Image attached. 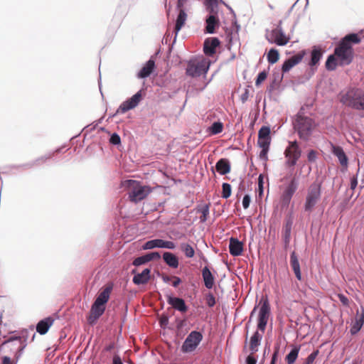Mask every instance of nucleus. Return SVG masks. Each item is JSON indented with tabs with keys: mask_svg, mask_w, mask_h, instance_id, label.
<instances>
[{
	"mask_svg": "<svg viewBox=\"0 0 364 364\" xmlns=\"http://www.w3.org/2000/svg\"><path fill=\"white\" fill-rule=\"evenodd\" d=\"M270 315V305L267 299H266L259 311L258 318H257V331H255L253 335L250 338V346H259L261 344L262 339V333H259L261 331L262 333L264 332L268 319Z\"/></svg>",
	"mask_w": 364,
	"mask_h": 364,
	"instance_id": "f257e3e1",
	"label": "nucleus"
},
{
	"mask_svg": "<svg viewBox=\"0 0 364 364\" xmlns=\"http://www.w3.org/2000/svg\"><path fill=\"white\" fill-rule=\"evenodd\" d=\"M293 126L299 138L308 141L316 127V123L312 118L298 113L295 116Z\"/></svg>",
	"mask_w": 364,
	"mask_h": 364,
	"instance_id": "f03ea898",
	"label": "nucleus"
},
{
	"mask_svg": "<svg viewBox=\"0 0 364 364\" xmlns=\"http://www.w3.org/2000/svg\"><path fill=\"white\" fill-rule=\"evenodd\" d=\"M204 5L209 13L205 19L204 33L214 34L220 25L217 3L215 0H204Z\"/></svg>",
	"mask_w": 364,
	"mask_h": 364,
	"instance_id": "7ed1b4c3",
	"label": "nucleus"
},
{
	"mask_svg": "<svg viewBox=\"0 0 364 364\" xmlns=\"http://www.w3.org/2000/svg\"><path fill=\"white\" fill-rule=\"evenodd\" d=\"M341 102L357 110L364 109V91L356 87L349 88L341 94Z\"/></svg>",
	"mask_w": 364,
	"mask_h": 364,
	"instance_id": "20e7f679",
	"label": "nucleus"
},
{
	"mask_svg": "<svg viewBox=\"0 0 364 364\" xmlns=\"http://www.w3.org/2000/svg\"><path fill=\"white\" fill-rule=\"evenodd\" d=\"M124 183L129 189V198L132 202L138 203L141 201L151 192V188L149 186L142 185L139 181L127 180Z\"/></svg>",
	"mask_w": 364,
	"mask_h": 364,
	"instance_id": "39448f33",
	"label": "nucleus"
},
{
	"mask_svg": "<svg viewBox=\"0 0 364 364\" xmlns=\"http://www.w3.org/2000/svg\"><path fill=\"white\" fill-rule=\"evenodd\" d=\"M334 55L340 62L341 65H348L353 60L354 53L353 46L347 44L343 41H340L334 48Z\"/></svg>",
	"mask_w": 364,
	"mask_h": 364,
	"instance_id": "423d86ee",
	"label": "nucleus"
},
{
	"mask_svg": "<svg viewBox=\"0 0 364 364\" xmlns=\"http://www.w3.org/2000/svg\"><path fill=\"white\" fill-rule=\"evenodd\" d=\"M321 182H314L309 187L304 203V210L311 212L321 198Z\"/></svg>",
	"mask_w": 364,
	"mask_h": 364,
	"instance_id": "0eeeda50",
	"label": "nucleus"
},
{
	"mask_svg": "<svg viewBox=\"0 0 364 364\" xmlns=\"http://www.w3.org/2000/svg\"><path fill=\"white\" fill-rule=\"evenodd\" d=\"M203 334L198 331H192L183 341L181 350L183 353H188L196 349L203 340Z\"/></svg>",
	"mask_w": 364,
	"mask_h": 364,
	"instance_id": "6e6552de",
	"label": "nucleus"
},
{
	"mask_svg": "<svg viewBox=\"0 0 364 364\" xmlns=\"http://www.w3.org/2000/svg\"><path fill=\"white\" fill-rule=\"evenodd\" d=\"M266 38L270 43H274L279 46H284L288 43L290 38L287 37L282 28H274L272 31H266Z\"/></svg>",
	"mask_w": 364,
	"mask_h": 364,
	"instance_id": "1a4fd4ad",
	"label": "nucleus"
},
{
	"mask_svg": "<svg viewBox=\"0 0 364 364\" xmlns=\"http://www.w3.org/2000/svg\"><path fill=\"white\" fill-rule=\"evenodd\" d=\"M142 100L141 90L136 92L132 97L124 101L118 107L116 112L109 116V118L115 117L118 114H124L127 111L135 108Z\"/></svg>",
	"mask_w": 364,
	"mask_h": 364,
	"instance_id": "9d476101",
	"label": "nucleus"
},
{
	"mask_svg": "<svg viewBox=\"0 0 364 364\" xmlns=\"http://www.w3.org/2000/svg\"><path fill=\"white\" fill-rule=\"evenodd\" d=\"M176 247L174 242L162 239H153L146 241L142 246L144 250H152L154 248H164L173 250Z\"/></svg>",
	"mask_w": 364,
	"mask_h": 364,
	"instance_id": "9b49d317",
	"label": "nucleus"
},
{
	"mask_svg": "<svg viewBox=\"0 0 364 364\" xmlns=\"http://www.w3.org/2000/svg\"><path fill=\"white\" fill-rule=\"evenodd\" d=\"M306 55V50H302L296 55L287 58L282 65V71L283 73H288L292 68L298 65Z\"/></svg>",
	"mask_w": 364,
	"mask_h": 364,
	"instance_id": "f8f14e48",
	"label": "nucleus"
},
{
	"mask_svg": "<svg viewBox=\"0 0 364 364\" xmlns=\"http://www.w3.org/2000/svg\"><path fill=\"white\" fill-rule=\"evenodd\" d=\"M298 179L296 177L292 178L282 196V205L284 206L289 205L293 195L298 188Z\"/></svg>",
	"mask_w": 364,
	"mask_h": 364,
	"instance_id": "ddd939ff",
	"label": "nucleus"
},
{
	"mask_svg": "<svg viewBox=\"0 0 364 364\" xmlns=\"http://www.w3.org/2000/svg\"><path fill=\"white\" fill-rule=\"evenodd\" d=\"M220 46V41L217 37L207 38L203 43V53L205 55L212 57Z\"/></svg>",
	"mask_w": 364,
	"mask_h": 364,
	"instance_id": "4468645a",
	"label": "nucleus"
},
{
	"mask_svg": "<svg viewBox=\"0 0 364 364\" xmlns=\"http://www.w3.org/2000/svg\"><path fill=\"white\" fill-rule=\"evenodd\" d=\"M166 297L167 303L175 310L181 313H186L188 311V307L183 299L173 296L171 294H166Z\"/></svg>",
	"mask_w": 364,
	"mask_h": 364,
	"instance_id": "2eb2a0df",
	"label": "nucleus"
},
{
	"mask_svg": "<svg viewBox=\"0 0 364 364\" xmlns=\"http://www.w3.org/2000/svg\"><path fill=\"white\" fill-rule=\"evenodd\" d=\"M208 70V66L200 62L196 65L189 63L186 68V73L191 77H198L202 74H205Z\"/></svg>",
	"mask_w": 364,
	"mask_h": 364,
	"instance_id": "dca6fc26",
	"label": "nucleus"
},
{
	"mask_svg": "<svg viewBox=\"0 0 364 364\" xmlns=\"http://www.w3.org/2000/svg\"><path fill=\"white\" fill-rule=\"evenodd\" d=\"M322 57L323 51L321 48H319L318 46H314L311 51L310 60L308 63V65L311 68L312 74H314L315 70H316L317 65H318Z\"/></svg>",
	"mask_w": 364,
	"mask_h": 364,
	"instance_id": "f3484780",
	"label": "nucleus"
},
{
	"mask_svg": "<svg viewBox=\"0 0 364 364\" xmlns=\"http://www.w3.org/2000/svg\"><path fill=\"white\" fill-rule=\"evenodd\" d=\"M132 274H134L132 282L134 284H145L151 278V269L145 268L141 273H137L136 269H132Z\"/></svg>",
	"mask_w": 364,
	"mask_h": 364,
	"instance_id": "a211bd4d",
	"label": "nucleus"
},
{
	"mask_svg": "<svg viewBox=\"0 0 364 364\" xmlns=\"http://www.w3.org/2000/svg\"><path fill=\"white\" fill-rule=\"evenodd\" d=\"M105 306L100 305L96 302L92 304L90 315L88 316V323L91 325L94 324L97 320L104 314Z\"/></svg>",
	"mask_w": 364,
	"mask_h": 364,
	"instance_id": "6ab92c4d",
	"label": "nucleus"
},
{
	"mask_svg": "<svg viewBox=\"0 0 364 364\" xmlns=\"http://www.w3.org/2000/svg\"><path fill=\"white\" fill-rule=\"evenodd\" d=\"M269 127L262 126L258 132L257 144L259 146H269L271 143Z\"/></svg>",
	"mask_w": 364,
	"mask_h": 364,
	"instance_id": "aec40b11",
	"label": "nucleus"
},
{
	"mask_svg": "<svg viewBox=\"0 0 364 364\" xmlns=\"http://www.w3.org/2000/svg\"><path fill=\"white\" fill-rule=\"evenodd\" d=\"M284 154L285 157H293L296 159L300 158L301 150L296 140L289 141V146L286 148Z\"/></svg>",
	"mask_w": 364,
	"mask_h": 364,
	"instance_id": "412c9836",
	"label": "nucleus"
},
{
	"mask_svg": "<svg viewBox=\"0 0 364 364\" xmlns=\"http://www.w3.org/2000/svg\"><path fill=\"white\" fill-rule=\"evenodd\" d=\"M331 153L338 158L340 164L342 166L347 167L348 164V158L346 154L343 149L341 146L334 145L331 144Z\"/></svg>",
	"mask_w": 364,
	"mask_h": 364,
	"instance_id": "4be33fe9",
	"label": "nucleus"
},
{
	"mask_svg": "<svg viewBox=\"0 0 364 364\" xmlns=\"http://www.w3.org/2000/svg\"><path fill=\"white\" fill-rule=\"evenodd\" d=\"M229 252L234 257L241 255L243 252V243L237 238L231 237L229 242Z\"/></svg>",
	"mask_w": 364,
	"mask_h": 364,
	"instance_id": "5701e85b",
	"label": "nucleus"
},
{
	"mask_svg": "<svg viewBox=\"0 0 364 364\" xmlns=\"http://www.w3.org/2000/svg\"><path fill=\"white\" fill-rule=\"evenodd\" d=\"M155 67V61L151 58L138 72L137 77L140 79L148 77L154 72Z\"/></svg>",
	"mask_w": 364,
	"mask_h": 364,
	"instance_id": "b1692460",
	"label": "nucleus"
},
{
	"mask_svg": "<svg viewBox=\"0 0 364 364\" xmlns=\"http://www.w3.org/2000/svg\"><path fill=\"white\" fill-rule=\"evenodd\" d=\"M290 265L291 267L295 274L296 278L301 281L302 279L301 269H300V264L299 261L298 256L295 251L291 252L290 254Z\"/></svg>",
	"mask_w": 364,
	"mask_h": 364,
	"instance_id": "393cba45",
	"label": "nucleus"
},
{
	"mask_svg": "<svg viewBox=\"0 0 364 364\" xmlns=\"http://www.w3.org/2000/svg\"><path fill=\"white\" fill-rule=\"evenodd\" d=\"M54 319L51 316L46 317L36 325V331L41 335H45L53 325Z\"/></svg>",
	"mask_w": 364,
	"mask_h": 364,
	"instance_id": "a878e982",
	"label": "nucleus"
},
{
	"mask_svg": "<svg viewBox=\"0 0 364 364\" xmlns=\"http://www.w3.org/2000/svg\"><path fill=\"white\" fill-rule=\"evenodd\" d=\"M201 273L205 287L208 289H211L215 284V279L214 275L208 266H205L203 268Z\"/></svg>",
	"mask_w": 364,
	"mask_h": 364,
	"instance_id": "bb28decb",
	"label": "nucleus"
},
{
	"mask_svg": "<svg viewBox=\"0 0 364 364\" xmlns=\"http://www.w3.org/2000/svg\"><path fill=\"white\" fill-rule=\"evenodd\" d=\"M364 324V315L360 314V311H357L355 321L351 323L350 333L352 336L356 335L362 328Z\"/></svg>",
	"mask_w": 364,
	"mask_h": 364,
	"instance_id": "cd10ccee",
	"label": "nucleus"
},
{
	"mask_svg": "<svg viewBox=\"0 0 364 364\" xmlns=\"http://www.w3.org/2000/svg\"><path fill=\"white\" fill-rule=\"evenodd\" d=\"M178 11V14L176 18L175 26H174V32H175V40H176V37L178 33L180 31L181 28L186 23L187 19V14L184 9H177Z\"/></svg>",
	"mask_w": 364,
	"mask_h": 364,
	"instance_id": "c85d7f7f",
	"label": "nucleus"
},
{
	"mask_svg": "<svg viewBox=\"0 0 364 364\" xmlns=\"http://www.w3.org/2000/svg\"><path fill=\"white\" fill-rule=\"evenodd\" d=\"M215 168L220 175H225L230 171V162L226 158H221L216 162Z\"/></svg>",
	"mask_w": 364,
	"mask_h": 364,
	"instance_id": "c756f323",
	"label": "nucleus"
},
{
	"mask_svg": "<svg viewBox=\"0 0 364 364\" xmlns=\"http://www.w3.org/2000/svg\"><path fill=\"white\" fill-rule=\"evenodd\" d=\"M164 262L171 268L176 269L178 267L179 261L178 257L171 252H165L163 254Z\"/></svg>",
	"mask_w": 364,
	"mask_h": 364,
	"instance_id": "7c9ffc66",
	"label": "nucleus"
},
{
	"mask_svg": "<svg viewBox=\"0 0 364 364\" xmlns=\"http://www.w3.org/2000/svg\"><path fill=\"white\" fill-rule=\"evenodd\" d=\"M112 289V286H108L104 290L99 294L95 300V302L105 306L109 299L110 293Z\"/></svg>",
	"mask_w": 364,
	"mask_h": 364,
	"instance_id": "2f4dec72",
	"label": "nucleus"
},
{
	"mask_svg": "<svg viewBox=\"0 0 364 364\" xmlns=\"http://www.w3.org/2000/svg\"><path fill=\"white\" fill-rule=\"evenodd\" d=\"M52 157V154H49L45 156H42L34 161L28 162L22 165V167L24 168H31L36 166H40L41 164L45 163L48 159Z\"/></svg>",
	"mask_w": 364,
	"mask_h": 364,
	"instance_id": "473e14b6",
	"label": "nucleus"
},
{
	"mask_svg": "<svg viewBox=\"0 0 364 364\" xmlns=\"http://www.w3.org/2000/svg\"><path fill=\"white\" fill-rule=\"evenodd\" d=\"M293 225V219L291 216L287 218L283 227L282 239L291 240V233Z\"/></svg>",
	"mask_w": 364,
	"mask_h": 364,
	"instance_id": "72a5a7b5",
	"label": "nucleus"
},
{
	"mask_svg": "<svg viewBox=\"0 0 364 364\" xmlns=\"http://www.w3.org/2000/svg\"><path fill=\"white\" fill-rule=\"evenodd\" d=\"M300 346H294L289 353L286 355L285 360L287 364H294L298 358Z\"/></svg>",
	"mask_w": 364,
	"mask_h": 364,
	"instance_id": "f704fd0d",
	"label": "nucleus"
},
{
	"mask_svg": "<svg viewBox=\"0 0 364 364\" xmlns=\"http://www.w3.org/2000/svg\"><path fill=\"white\" fill-rule=\"evenodd\" d=\"M338 60L334 53L329 55L325 63L326 69L328 71L335 70L338 65Z\"/></svg>",
	"mask_w": 364,
	"mask_h": 364,
	"instance_id": "c9c22d12",
	"label": "nucleus"
},
{
	"mask_svg": "<svg viewBox=\"0 0 364 364\" xmlns=\"http://www.w3.org/2000/svg\"><path fill=\"white\" fill-rule=\"evenodd\" d=\"M341 41H343L347 44L352 46L353 44H358L360 43L361 39L357 33H350L346 35L341 39Z\"/></svg>",
	"mask_w": 364,
	"mask_h": 364,
	"instance_id": "e433bc0d",
	"label": "nucleus"
},
{
	"mask_svg": "<svg viewBox=\"0 0 364 364\" xmlns=\"http://www.w3.org/2000/svg\"><path fill=\"white\" fill-rule=\"evenodd\" d=\"M196 211L197 213L201 214V216L200 217V221L201 223H205L207 220L208 216L209 215V205L205 204L198 205Z\"/></svg>",
	"mask_w": 364,
	"mask_h": 364,
	"instance_id": "4c0bfd02",
	"label": "nucleus"
},
{
	"mask_svg": "<svg viewBox=\"0 0 364 364\" xmlns=\"http://www.w3.org/2000/svg\"><path fill=\"white\" fill-rule=\"evenodd\" d=\"M267 58L269 64H274L279 60V51L275 48H271L267 53Z\"/></svg>",
	"mask_w": 364,
	"mask_h": 364,
	"instance_id": "58836bf2",
	"label": "nucleus"
},
{
	"mask_svg": "<svg viewBox=\"0 0 364 364\" xmlns=\"http://www.w3.org/2000/svg\"><path fill=\"white\" fill-rule=\"evenodd\" d=\"M181 249L186 255V257L188 258H192L195 255V250L193 247L189 244L181 243Z\"/></svg>",
	"mask_w": 364,
	"mask_h": 364,
	"instance_id": "ea45409f",
	"label": "nucleus"
},
{
	"mask_svg": "<svg viewBox=\"0 0 364 364\" xmlns=\"http://www.w3.org/2000/svg\"><path fill=\"white\" fill-rule=\"evenodd\" d=\"M282 78L283 76L279 77V73L277 74V76H275V74H274V79L272 80L269 85L267 87V91L269 93H272L279 86Z\"/></svg>",
	"mask_w": 364,
	"mask_h": 364,
	"instance_id": "a19ab883",
	"label": "nucleus"
},
{
	"mask_svg": "<svg viewBox=\"0 0 364 364\" xmlns=\"http://www.w3.org/2000/svg\"><path fill=\"white\" fill-rule=\"evenodd\" d=\"M12 341H18L19 343V346L18 347V355L16 356V358L18 359V357H20L21 355L22 354L23 350L26 347V345H21V338L20 336H11L8 340L5 341L4 342V344H6L9 342H12Z\"/></svg>",
	"mask_w": 364,
	"mask_h": 364,
	"instance_id": "79ce46f5",
	"label": "nucleus"
},
{
	"mask_svg": "<svg viewBox=\"0 0 364 364\" xmlns=\"http://www.w3.org/2000/svg\"><path fill=\"white\" fill-rule=\"evenodd\" d=\"M223 124L220 121L214 122L209 128L210 133L213 134H220L223 132Z\"/></svg>",
	"mask_w": 364,
	"mask_h": 364,
	"instance_id": "37998d69",
	"label": "nucleus"
},
{
	"mask_svg": "<svg viewBox=\"0 0 364 364\" xmlns=\"http://www.w3.org/2000/svg\"><path fill=\"white\" fill-rule=\"evenodd\" d=\"M232 193V188L230 183H223L222 184V198H228Z\"/></svg>",
	"mask_w": 364,
	"mask_h": 364,
	"instance_id": "c03bdc74",
	"label": "nucleus"
},
{
	"mask_svg": "<svg viewBox=\"0 0 364 364\" xmlns=\"http://www.w3.org/2000/svg\"><path fill=\"white\" fill-rule=\"evenodd\" d=\"M148 262H149V261H148L146 255H141L140 257L135 258L132 262V264L135 267H139L142 264H145Z\"/></svg>",
	"mask_w": 364,
	"mask_h": 364,
	"instance_id": "a18cd8bd",
	"label": "nucleus"
},
{
	"mask_svg": "<svg viewBox=\"0 0 364 364\" xmlns=\"http://www.w3.org/2000/svg\"><path fill=\"white\" fill-rule=\"evenodd\" d=\"M267 77V72L266 70H262L259 72L256 77L255 85L258 87L261 85V83L265 80Z\"/></svg>",
	"mask_w": 364,
	"mask_h": 364,
	"instance_id": "49530a36",
	"label": "nucleus"
},
{
	"mask_svg": "<svg viewBox=\"0 0 364 364\" xmlns=\"http://www.w3.org/2000/svg\"><path fill=\"white\" fill-rule=\"evenodd\" d=\"M109 143L112 145H119L121 144V138L119 135L117 133H113L111 134L109 138Z\"/></svg>",
	"mask_w": 364,
	"mask_h": 364,
	"instance_id": "de8ad7c7",
	"label": "nucleus"
},
{
	"mask_svg": "<svg viewBox=\"0 0 364 364\" xmlns=\"http://www.w3.org/2000/svg\"><path fill=\"white\" fill-rule=\"evenodd\" d=\"M262 150L259 153V159L262 161H266L268 160L267 153L269 149V146H259Z\"/></svg>",
	"mask_w": 364,
	"mask_h": 364,
	"instance_id": "09e8293b",
	"label": "nucleus"
},
{
	"mask_svg": "<svg viewBox=\"0 0 364 364\" xmlns=\"http://www.w3.org/2000/svg\"><path fill=\"white\" fill-rule=\"evenodd\" d=\"M257 193H258V195L259 197H261L264 193V181H263V176L262 174H260L258 177Z\"/></svg>",
	"mask_w": 364,
	"mask_h": 364,
	"instance_id": "8fccbe9b",
	"label": "nucleus"
},
{
	"mask_svg": "<svg viewBox=\"0 0 364 364\" xmlns=\"http://www.w3.org/2000/svg\"><path fill=\"white\" fill-rule=\"evenodd\" d=\"M206 304L209 307H213L215 305L216 301L214 295L212 293H208L206 295Z\"/></svg>",
	"mask_w": 364,
	"mask_h": 364,
	"instance_id": "3c124183",
	"label": "nucleus"
},
{
	"mask_svg": "<svg viewBox=\"0 0 364 364\" xmlns=\"http://www.w3.org/2000/svg\"><path fill=\"white\" fill-rule=\"evenodd\" d=\"M146 255L149 262L161 259V255L159 252H151Z\"/></svg>",
	"mask_w": 364,
	"mask_h": 364,
	"instance_id": "603ef678",
	"label": "nucleus"
},
{
	"mask_svg": "<svg viewBox=\"0 0 364 364\" xmlns=\"http://www.w3.org/2000/svg\"><path fill=\"white\" fill-rule=\"evenodd\" d=\"M318 353V350H316L310 353L305 362V364H311L314 363V360L316 359L317 355Z\"/></svg>",
	"mask_w": 364,
	"mask_h": 364,
	"instance_id": "864d4df0",
	"label": "nucleus"
},
{
	"mask_svg": "<svg viewBox=\"0 0 364 364\" xmlns=\"http://www.w3.org/2000/svg\"><path fill=\"white\" fill-rule=\"evenodd\" d=\"M250 202H251V197L249 194H245L244 196H243V198H242V206L245 209H247L250 207Z\"/></svg>",
	"mask_w": 364,
	"mask_h": 364,
	"instance_id": "5fc2aeb1",
	"label": "nucleus"
},
{
	"mask_svg": "<svg viewBox=\"0 0 364 364\" xmlns=\"http://www.w3.org/2000/svg\"><path fill=\"white\" fill-rule=\"evenodd\" d=\"M307 159L310 163L315 162L317 159L316 151L313 149L309 151L307 155Z\"/></svg>",
	"mask_w": 364,
	"mask_h": 364,
	"instance_id": "6e6d98bb",
	"label": "nucleus"
},
{
	"mask_svg": "<svg viewBox=\"0 0 364 364\" xmlns=\"http://www.w3.org/2000/svg\"><path fill=\"white\" fill-rule=\"evenodd\" d=\"M338 298L339 299L340 301L342 303V304L343 306H349V299L346 295H344L343 294H338Z\"/></svg>",
	"mask_w": 364,
	"mask_h": 364,
	"instance_id": "4d7b16f0",
	"label": "nucleus"
},
{
	"mask_svg": "<svg viewBox=\"0 0 364 364\" xmlns=\"http://www.w3.org/2000/svg\"><path fill=\"white\" fill-rule=\"evenodd\" d=\"M287 159L286 164L289 166H294L299 159H294L293 157H286Z\"/></svg>",
	"mask_w": 364,
	"mask_h": 364,
	"instance_id": "13d9d810",
	"label": "nucleus"
},
{
	"mask_svg": "<svg viewBox=\"0 0 364 364\" xmlns=\"http://www.w3.org/2000/svg\"><path fill=\"white\" fill-rule=\"evenodd\" d=\"M112 364H124L121 357L118 354H115L112 358Z\"/></svg>",
	"mask_w": 364,
	"mask_h": 364,
	"instance_id": "bf43d9fd",
	"label": "nucleus"
},
{
	"mask_svg": "<svg viewBox=\"0 0 364 364\" xmlns=\"http://www.w3.org/2000/svg\"><path fill=\"white\" fill-rule=\"evenodd\" d=\"M246 364H257V359L252 355H249L245 360Z\"/></svg>",
	"mask_w": 364,
	"mask_h": 364,
	"instance_id": "052dcab7",
	"label": "nucleus"
},
{
	"mask_svg": "<svg viewBox=\"0 0 364 364\" xmlns=\"http://www.w3.org/2000/svg\"><path fill=\"white\" fill-rule=\"evenodd\" d=\"M158 275L162 279V280L164 283H168L172 279L171 277H169L164 274H161L160 272L158 273Z\"/></svg>",
	"mask_w": 364,
	"mask_h": 364,
	"instance_id": "680f3d73",
	"label": "nucleus"
},
{
	"mask_svg": "<svg viewBox=\"0 0 364 364\" xmlns=\"http://www.w3.org/2000/svg\"><path fill=\"white\" fill-rule=\"evenodd\" d=\"M249 97V90L245 89V92L241 95L240 99L241 101L244 103L245 102Z\"/></svg>",
	"mask_w": 364,
	"mask_h": 364,
	"instance_id": "e2e57ef3",
	"label": "nucleus"
},
{
	"mask_svg": "<svg viewBox=\"0 0 364 364\" xmlns=\"http://www.w3.org/2000/svg\"><path fill=\"white\" fill-rule=\"evenodd\" d=\"M350 188L352 190H354L357 186H358V179H357V177L356 176H354L351 179H350Z\"/></svg>",
	"mask_w": 364,
	"mask_h": 364,
	"instance_id": "0e129e2a",
	"label": "nucleus"
},
{
	"mask_svg": "<svg viewBox=\"0 0 364 364\" xmlns=\"http://www.w3.org/2000/svg\"><path fill=\"white\" fill-rule=\"evenodd\" d=\"M172 278L174 279V281L172 283V286L173 287H177L182 282L181 278H179L178 277L174 276Z\"/></svg>",
	"mask_w": 364,
	"mask_h": 364,
	"instance_id": "69168bd1",
	"label": "nucleus"
},
{
	"mask_svg": "<svg viewBox=\"0 0 364 364\" xmlns=\"http://www.w3.org/2000/svg\"><path fill=\"white\" fill-rule=\"evenodd\" d=\"M187 0H178L177 4H176V9H183L185 4L186 3Z\"/></svg>",
	"mask_w": 364,
	"mask_h": 364,
	"instance_id": "338daca9",
	"label": "nucleus"
},
{
	"mask_svg": "<svg viewBox=\"0 0 364 364\" xmlns=\"http://www.w3.org/2000/svg\"><path fill=\"white\" fill-rule=\"evenodd\" d=\"M2 364H12L10 357L5 355L2 358Z\"/></svg>",
	"mask_w": 364,
	"mask_h": 364,
	"instance_id": "774afa93",
	"label": "nucleus"
}]
</instances>
